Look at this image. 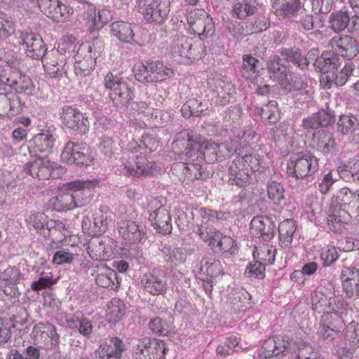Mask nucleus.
<instances>
[{"label": "nucleus", "mask_w": 359, "mask_h": 359, "mask_svg": "<svg viewBox=\"0 0 359 359\" xmlns=\"http://www.w3.org/2000/svg\"><path fill=\"white\" fill-rule=\"evenodd\" d=\"M224 145H219L214 142H206L204 146L194 141L189 130H183L177 134L172 142V148L180 156L189 158H204L207 163H212L217 160L218 152Z\"/></svg>", "instance_id": "1"}, {"label": "nucleus", "mask_w": 359, "mask_h": 359, "mask_svg": "<svg viewBox=\"0 0 359 359\" xmlns=\"http://www.w3.org/2000/svg\"><path fill=\"white\" fill-rule=\"evenodd\" d=\"M62 158L69 164L88 166L92 162L90 147L83 142L69 141L61 154Z\"/></svg>", "instance_id": "3"}, {"label": "nucleus", "mask_w": 359, "mask_h": 359, "mask_svg": "<svg viewBox=\"0 0 359 359\" xmlns=\"http://www.w3.org/2000/svg\"><path fill=\"white\" fill-rule=\"evenodd\" d=\"M195 48L192 43V39L187 36H181L174 39L171 46L172 55L182 56L189 59H194L196 54L194 53Z\"/></svg>", "instance_id": "25"}, {"label": "nucleus", "mask_w": 359, "mask_h": 359, "mask_svg": "<svg viewBox=\"0 0 359 359\" xmlns=\"http://www.w3.org/2000/svg\"><path fill=\"white\" fill-rule=\"evenodd\" d=\"M111 32L119 41L124 43H131L133 40L134 32L131 25L123 21H116L111 25Z\"/></svg>", "instance_id": "35"}, {"label": "nucleus", "mask_w": 359, "mask_h": 359, "mask_svg": "<svg viewBox=\"0 0 359 359\" xmlns=\"http://www.w3.org/2000/svg\"><path fill=\"white\" fill-rule=\"evenodd\" d=\"M133 359H157V339L143 338L133 348Z\"/></svg>", "instance_id": "22"}, {"label": "nucleus", "mask_w": 359, "mask_h": 359, "mask_svg": "<svg viewBox=\"0 0 359 359\" xmlns=\"http://www.w3.org/2000/svg\"><path fill=\"white\" fill-rule=\"evenodd\" d=\"M108 221L107 216L101 211L98 210L95 212L93 217L94 230L91 233H95V236L104 233L107 229Z\"/></svg>", "instance_id": "60"}, {"label": "nucleus", "mask_w": 359, "mask_h": 359, "mask_svg": "<svg viewBox=\"0 0 359 359\" xmlns=\"http://www.w3.org/2000/svg\"><path fill=\"white\" fill-rule=\"evenodd\" d=\"M244 275L250 278L263 279L265 277V264L259 261L249 263Z\"/></svg>", "instance_id": "56"}, {"label": "nucleus", "mask_w": 359, "mask_h": 359, "mask_svg": "<svg viewBox=\"0 0 359 359\" xmlns=\"http://www.w3.org/2000/svg\"><path fill=\"white\" fill-rule=\"evenodd\" d=\"M276 102L275 101H270L264 106L258 109L259 113L262 120L268 123H275L278 120V114L276 110Z\"/></svg>", "instance_id": "55"}, {"label": "nucleus", "mask_w": 359, "mask_h": 359, "mask_svg": "<svg viewBox=\"0 0 359 359\" xmlns=\"http://www.w3.org/2000/svg\"><path fill=\"white\" fill-rule=\"evenodd\" d=\"M86 18L88 22L89 29L93 31L103 26L104 21L100 11L97 13L93 5H88Z\"/></svg>", "instance_id": "57"}, {"label": "nucleus", "mask_w": 359, "mask_h": 359, "mask_svg": "<svg viewBox=\"0 0 359 359\" xmlns=\"http://www.w3.org/2000/svg\"><path fill=\"white\" fill-rule=\"evenodd\" d=\"M109 97L117 107L128 106L133 99V93L126 83L121 85L115 93H109Z\"/></svg>", "instance_id": "39"}, {"label": "nucleus", "mask_w": 359, "mask_h": 359, "mask_svg": "<svg viewBox=\"0 0 359 359\" xmlns=\"http://www.w3.org/2000/svg\"><path fill=\"white\" fill-rule=\"evenodd\" d=\"M276 225L273 219L268 216L254 217L250 222V233L265 242L270 241L275 234Z\"/></svg>", "instance_id": "13"}, {"label": "nucleus", "mask_w": 359, "mask_h": 359, "mask_svg": "<svg viewBox=\"0 0 359 359\" xmlns=\"http://www.w3.org/2000/svg\"><path fill=\"white\" fill-rule=\"evenodd\" d=\"M268 198L274 204L279 205L285 199V189L278 182L269 181L266 185Z\"/></svg>", "instance_id": "44"}, {"label": "nucleus", "mask_w": 359, "mask_h": 359, "mask_svg": "<svg viewBox=\"0 0 359 359\" xmlns=\"http://www.w3.org/2000/svg\"><path fill=\"white\" fill-rule=\"evenodd\" d=\"M53 208L57 212L67 211L76 208V203L73 199L67 187L64 185L61 192L50 200Z\"/></svg>", "instance_id": "31"}, {"label": "nucleus", "mask_w": 359, "mask_h": 359, "mask_svg": "<svg viewBox=\"0 0 359 359\" xmlns=\"http://www.w3.org/2000/svg\"><path fill=\"white\" fill-rule=\"evenodd\" d=\"M13 32V22L5 13L0 12V38L6 39Z\"/></svg>", "instance_id": "63"}, {"label": "nucleus", "mask_w": 359, "mask_h": 359, "mask_svg": "<svg viewBox=\"0 0 359 359\" xmlns=\"http://www.w3.org/2000/svg\"><path fill=\"white\" fill-rule=\"evenodd\" d=\"M297 345V344L292 343L288 337L276 336L264 341L262 347L258 351V355L261 359H269L280 354L284 355L291 351L292 346Z\"/></svg>", "instance_id": "4"}, {"label": "nucleus", "mask_w": 359, "mask_h": 359, "mask_svg": "<svg viewBox=\"0 0 359 359\" xmlns=\"http://www.w3.org/2000/svg\"><path fill=\"white\" fill-rule=\"evenodd\" d=\"M201 271H204L210 278L217 277L223 273L222 265L218 260L205 257L201 262Z\"/></svg>", "instance_id": "50"}, {"label": "nucleus", "mask_w": 359, "mask_h": 359, "mask_svg": "<svg viewBox=\"0 0 359 359\" xmlns=\"http://www.w3.org/2000/svg\"><path fill=\"white\" fill-rule=\"evenodd\" d=\"M313 142L316 149L324 154L332 152L336 146L333 135L327 130L320 131L317 135H314Z\"/></svg>", "instance_id": "38"}, {"label": "nucleus", "mask_w": 359, "mask_h": 359, "mask_svg": "<svg viewBox=\"0 0 359 359\" xmlns=\"http://www.w3.org/2000/svg\"><path fill=\"white\" fill-rule=\"evenodd\" d=\"M157 62H137L133 67L135 79L140 82H154L157 79Z\"/></svg>", "instance_id": "27"}, {"label": "nucleus", "mask_w": 359, "mask_h": 359, "mask_svg": "<svg viewBox=\"0 0 359 359\" xmlns=\"http://www.w3.org/2000/svg\"><path fill=\"white\" fill-rule=\"evenodd\" d=\"M130 158L132 161H127L121 165L125 175L140 177L153 173L156 163L154 161L149 160L150 157H146L141 152L140 155L135 156V159H134V156Z\"/></svg>", "instance_id": "10"}, {"label": "nucleus", "mask_w": 359, "mask_h": 359, "mask_svg": "<svg viewBox=\"0 0 359 359\" xmlns=\"http://www.w3.org/2000/svg\"><path fill=\"white\" fill-rule=\"evenodd\" d=\"M230 177L229 182L239 187H245L252 182V171L242 165V161L234 159L229 169Z\"/></svg>", "instance_id": "17"}, {"label": "nucleus", "mask_w": 359, "mask_h": 359, "mask_svg": "<svg viewBox=\"0 0 359 359\" xmlns=\"http://www.w3.org/2000/svg\"><path fill=\"white\" fill-rule=\"evenodd\" d=\"M341 280L346 296L355 298L359 296V269L354 266H344L341 269Z\"/></svg>", "instance_id": "16"}, {"label": "nucleus", "mask_w": 359, "mask_h": 359, "mask_svg": "<svg viewBox=\"0 0 359 359\" xmlns=\"http://www.w3.org/2000/svg\"><path fill=\"white\" fill-rule=\"evenodd\" d=\"M24 278L23 274L18 268L8 267L0 272V283L5 286H15L20 280Z\"/></svg>", "instance_id": "43"}, {"label": "nucleus", "mask_w": 359, "mask_h": 359, "mask_svg": "<svg viewBox=\"0 0 359 359\" xmlns=\"http://www.w3.org/2000/svg\"><path fill=\"white\" fill-rule=\"evenodd\" d=\"M280 61L286 65L287 63H292L300 69H306L309 65L307 58L304 57L301 50L297 48H283L278 50Z\"/></svg>", "instance_id": "26"}, {"label": "nucleus", "mask_w": 359, "mask_h": 359, "mask_svg": "<svg viewBox=\"0 0 359 359\" xmlns=\"http://www.w3.org/2000/svg\"><path fill=\"white\" fill-rule=\"evenodd\" d=\"M92 47L88 44H83L75 55L74 72L81 77L88 76L93 69L95 60L91 55Z\"/></svg>", "instance_id": "15"}, {"label": "nucleus", "mask_w": 359, "mask_h": 359, "mask_svg": "<svg viewBox=\"0 0 359 359\" xmlns=\"http://www.w3.org/2000/svg\"><path fill=\"white\" fill-rule=\"evenodd\" d=\"M119 233L129 243L140 242L144 235L139 226L133 221L122 222L119 227Z\"/></svg>", "instance_id": "33"}, {"label": "nucleus", "mask_w": 359, "mask_h": 359, "mask_svg": "<svg viewBox=\"0 0 359 359\" xmlns=\"http://www.w3.org/2000/svg\"><path fill=\"white\" fill-rule=\"evenodd\" d=\"M55 138L52 131L47 130L36 134L29 142L30 153L49 154L52 151Z\"/></svg>", "instance_id": "18"}, {"label": "nucleus", "mask_w": 359, "mask_h": 359, "mask_svg": "<svg viewBox=\"0 0 359 359\" xmlns=\"http://www.w3.org/2000/svg\"><path fill=\"white\" fill-rule=\"evenodd\" d=\"M140 11L147 22L155 21V14L157 13V1L143 0L140 4Z\"/></svg>", "instance_id": "54"}, {"label": "nucleus", "mask_w": 359, "mask_h": 359, "mask_svg": "<svg viewBox=\"0 0 359 359\" xmlns=\"http://www.w3.org/2000/svg\"><path fill=\"white\" fill-rule=\"evenodd\" d=\"M339 65L340 59L332 50L323 52L314 62L316 69L322 73H327L337 69Z\"/></svg>", "instance_id": "30"}, {"label": "nucleus", "mask_w": 359, "mask_h": 359, "mask_svg": "<svg viewBox=\"0 0 359 359\" xmlns=\"http://www.w3.org/2000/svg\"><path fill=\"white\" fill-rule=\"evenodd\" d=\"M0 83L9 86L18 93H25L34 88L30 77L18 69L0 70Z\"/></svg>", "instance_id": "7"}, {"label": "nucleus", "mask_w": 359, "mask_h": 359, "mask_svg": "<svg viewBox=\"0 0 359 359\" xmlns=\"http://www.w3.org/2000/svg\"><path fill=\"white\" fill-rule=\"evenodd\" d=\"M259 60L250 55H243L241 74L247 79H252L257 74V67Z\"/></svg>", "instance_id": "48"}, {"label": "nucleus", "mask_w": 359, "mask_h": 359, "mask_svg": "<svg viewBox=\"0 0 359 359\" xmlns=\"http://www.w3.org/2000/svg\"><path fill=\"white\" fill-rule=\"evenodd\" d=\"M268 73L270 79L286 88L290 84L285 63L278 55H272L268 62Z\"/></svg>", "instance_id": "19"}, {"label": "nucleus", "mask_w": 359, "mask_h": 359, "mask_svg": "<svg viewBox=\"0 0 359 359\" xmlns=\"http://www.w3.org/2000/svg\"><path fill=\"white\" fill-rule=\"evenodd\" d=\"M354 65L352 62L345 64L341 71L337 72L333 77L334 83L338 86H344L348 81V77L352 74Z\"/></svg>", "instance_id": "62"}, {"label": "nucleus", "mask_w": 359, "mask_h": 359, "mask_svg": "<svg viewBox=\"0 0 359 359\" xmlns=\"http://www.w3.org/2000/svg\"><path fill=\"white\" fill-rule=\"evenodd\" d=\"M49 236L57 241H62L68 236L69 232L66 225L60 220L50 219L48 230Z\"/></svg>", "instance_id": "46"}, {"label": "nucleus", "mask_w": 359, "mask_h": 359, "mask_svg": "<svg viewBox=\"0 0 359 359\" xmlns=\"http://www.w3.org/2000/svg\"><path fill=\"white\" fill-rule=\"evenodd\" d=\"M210 248L215 252L232 255L236 250V241L230 236H223L219 232V236L215 239V243Z\"/></svg>", "instance_id": "40"}, {"label": "nucleus", "mask_w": 359, "mask_h": 359, "mask_svg": "<svg viewBox=\"0 0 359 359\" xmlns=\"http://www.w3.org/2000/svg\"><path fill=\"white\" fill-rule=\"evenodd\" d=\"M358 126V119L354 116H341L337 123V130L343 135L353 134Z\"/></svg>", "instance_id": "49"}, {"label": "nucleus", "mask_w": 359, "mask_h": 359, "mask_svg": "<svg viewBox=\"0 0 359 359\" xmlns=\"http://www.w3.org/2000/svg\"><path fill=\"white\" fill-rule=\"evenodd\" d=\"M250 294L245 290H241L235 292L229 297L231 303L233 304V311L235 312L245 311L248 306L250 304Z\"/></svg>", "instance_id": "51"}, {"label": "nucleus", "mask_w": 359, "mask_h": 359, "mask_svg": "<svg viewBox=\"0 0 359 359\" xmlns=\"http://www.w3.org/2000/svg\"><path fill=\"white\" fill-rule=\"evenodd\" d=\"M297 224L293 219H285L278 226V242L280 247L290 248L297 236Z\"/></svg>", "instance_id": "24"}, {"label": "nucleus", "mask_w": 359, "mask_h": 359, "mask_svg": "<svg viewBox=\"0 0 359 359\" xmlns=\"http://www.w3.org/2000/svg\"><path fill=\"white\" fill-rule=\"evenodd\" d=\"M334 112L321 110L304 118L302 126L306 130H316L325 127L334 121Z\"/></svg>", "instance_id": "23"}, {"label": "nucleus", "mask_w": 359, "mask_h": 359, "mask_svg": "<svg viewBox=\"0 0 359 359\" xmlns=\"http://www.w3.org/2000/svg\"><path fill=\"white\" fill-rule=\"evenodd\" d=\"M95 281L100 287L104 288L116 290L119 287L116 271L108 267H102L100 269Z\"/></svg>", "instance_id": "32"}, {"label": "nucleus", "mask_w": 359, "mask_h": 359, "mask_svg": "<svg viewBox=\"0 0 359 359\" xmlns=\"http://www.w3.org/2000/svg\"><path fill=\"white\" fill-rule=\"evenodd\" d=\"M145 292L155 296L157 294V277L152 273H145L141 280Z\"/></svg>", "instance_id": "64"}, {"label": "nucleus", "mask_w": 359, "mask_h": 359, "mask_svg": "<svg viewBox=\"0 0 359 359\" xmlns=\"http://www.w3.org/2000/svg\"><path fill=\"white\" fill-rule=\"evenodd\" d=\"M196 233L210 248L213 245L215 239L219 236V231L203 226L198 227Z\"/></svg>", "instance_id": "59"}, {"label": "nucleus", "mask_w": 359, "mask_h": 359, "mask_svg": "<svg viewBox=\"0 0 359 359\" xmlns=\"http://www.w3.org/2000/svg\"><path fill=\"white\" fill-rule=\"evenodd\" d=\"M328 45L338 57L341 56L348 60H351L359 54L358 40L348 34L333 36Z\"/></svg>", "instance_id": "5"}, {"label": "nucleus", "mask_w": 359, "mask_h": 359, "mask_svg": "<svg viewBox=\"0 0 359 359\" xmlns=\"http://www.w3.org/2000/svg\"><path fill=\"white\" fill-rule=\"evenodd\" d=\"M41 12L55 22H63L72 13V8L59 0H37Z\"/></svg>", "instance_id": "11"}, {"label": "nucleus", "mask_w": 359, "mask_h": 359, "mask_svg": "<svg viewBox=\"0 0 359 359\" xmlns=\"http://www.w3.org/2000/svg\"><path fill=\"white\" fill-rule=\"evenodd\" d=\"M90 182L82 180H76L65 184L76 203V208L83 206L88 202L90 196Z\"/></svg>", "instance_id": "20"}, {"label": "nucleus", "mask_w": 359, "mask_h": 359, "mask_svg": "<svg viewBox=\"0 0 359 359\" xmlns=\"http://www.w3.org/2000/svg\"><path fill=\"white\" fill-rule=\"evenodd\" d=\"M258 3L256 0H243L235 3L231 9L234 18L244 19L253 15L257 10Z\"/></svg>", "instance_id": "36"}, {"label": "nucleus", "mask_w": 359, "mask_h": 359, "mask_svg": "<svg viewBox=\"0 0 359 359\" xmlns=\"http://www.w3.org/2000/svg\"><path fill=\"white\" fill-rule=\"evenodd\" d=\"M56 164L42 157L33 158L23 166V172L34 178L47 180L55 177L53 171Z\"/></svg>", "instance_id": "9"}, {"label": "nucleus", "mask_w": 359, "mask_h": 359, "mask_svg": "<svg viewBox=\"0 0 359 359\" xmlns=\"http://www.w3.org/2000/svg\"><path fill=\"white\" fill-rule=\"evenodd\" d=\"M318 158L309 153L294 154L287 163L288 175L296 179L311 176L318 171Z\"/></svg>", "instance_id": "2"}, {"label": "nucleus", "mask_w": 359, "mask_h": 359, "mask_svg": "<svg viewBox=\"0 0 359 359\" xmlns=\"http://www.w3.org/2000/svg\"><path fill=\"white\" fill-rule=\"evenodd\" d=\"M126 307L119 299H112L108 304L107 320L109 323H116L126 313Z\"/></svg>", "instance_id": "41"}, {"label": "nucleus", "mask_w": 359, "mask_h": 359, "mask_svg": "<svg viewBox=\"0 0 359 359\" xmlns=\"http://www.w3.org/2000/svg\"><path fill=\"white\" fill-rule=\"evenodd\" d=\"M256 253L260 259L263 261V263L271 264L275 261L276 248L273 245L265 244L259 248H255L253 252L254 257H255Z\"/></svg>", "instance_id": "53"}, {"label": "nucleus", "mask_w": 359, "mask_h": 359, "mask_svg": "<svg viewBox=\"0 0 359 359\" xmlns=\"http://www.w3.org/2000/svg\"><path fill=\"white\" fill-rule=\"evenodd\" d=\"M329 298L321 291L315 290L311 294V308L314 311L320 313L327 306Z\"/></svg>", "instance_id": "58"}, {"label": "nucleus", "mask_w": 359, "mask_h": 359, "mask_svg": "<svg viewBox=\"0 0 359 359\" xmlns=\"http://www.w3.org/2000/svg\"><path fill=\"white\" fill-rule=\"evenodd\" d=\"M351 17L347 11H337L332 12L329 18V27L334 33L344 32L349 25Z\"/></svg>", "instance_id": "34"}, {"label": "nucleus", "mask_w": 359, "mask_h": 359, "mask_svg": "<svg viewBox=\"0 0 359 359\" xmlns=\"http://www.w3.org/2000/svg\"><path fill=\"white\" fill-rule=\"evenodd\" d=\"M60 118L66 128L81 134H86L89 130L88 118L79 109L72 106H65L62 109Z\"/></svg>", "instance_id": "8"}, {"label": "nucleus", "mask_w": 359, "mask_h": 359, "mask_svg": "<svg viewBox=\"0 0 359 359\" xmlns=\"http://www.w3.org/2000/svg\"><path fill=\"white\" fill-rule=\"evenodd\" d=\"M272 8L279 19L287 20H292L305 11L300 0H274Z\"/></svg>", "instance_id": "12"}, {"label": "nucleus", "mask_w": 359, "mask_h": 359, "mask_svg": "<svg viewBox=\"0 0 359 359\" xmlns=\"http://www.w3.org/2000/svg\"><path fill=\"white\" fill-rule=\"evenodd\" d=\"M39 278L31 284V288L34 291H39L42 289L50 287L56 283L53 279L50 269L48 266H41L37 270Z\"/></svg>", "instance_id": "37"}, {"label": "nucleus", "mask_w": 359, "mask_h": 359, "mask_svg": "<svg viewBox=\"0 0 359 359\" xmlns=\"http://www.w3.org/2000/svg\"><path fill=\"white\" fill-rule=\"evenodd\" d=\"M18 39L27 56L36 60L41 59V61H43L47 48L39 34L34 32H22L19 34Z\"/></svg>", "instance_id": "6"}, {"label": "nucleus", "mask_w": 359, "mask_h": 359, "mask_svg": "<svg viewBox=\"0 0 359 359\" xmlns=\"http://www.w3.org/2000/svg\"><path fill=\"white\" fill-rule=\"evenodd\" d=\"M337 198L344 205H347L359 212V194L344 187L340 189Z\"/></svg>", "instance_id": "45"}, {"label": "nucleus", "mask_w": 359, "mask_h": 359, "mask_svg": "<svg viewBox=\"0 0 359 359\" xmlns=\"http://www.w3.org/2000/svg\"><path fill=\"white\" fill-rule=\"evenodd\" d=\"M337 172L344 180L348 181L353 178L359 181V156L353 158L348 164L339 166Z\"/></svg>", "instance_id": "42"}, {"label": "nucleus", "mask_w": 359, "mask_h": 359, "mask_svg": "<svg viewBox=\"0 0 359 359\" xmlns=\"http://www.w3.org/2000/svg\"><path fill=\"white\" fill-rule=\"evenodd\" d=\"M187 20L198 33L208 35L214 29L212 18L203 9H194L187 12Z\"/></svg>", "instance_id": "14"}, {"label": "nucleus", "mask_w": 359, "mask_h": 359, "mask_svg": "<svg viewBox=\"0 0 359 359\" xmlns=\"http://www.w3.org/2000/svg\"><path fill=\"white\" fill-rule=\"evenodd\" d=\"M125 349L123 341L115 337L110 338L108 344L106 343L101 345L97 353L101 358H104V356H107V358H121L122 353Z\"/></svg>", "instance_id": "29"}, {"label": "nucleus", "mask_w": 359, "mask_h": 359, "mask_svg": "<svg viewBox=\"0 0 359 359\" xmlns=\"http://www.w3.org/2000/svg\"><path fill=\"white\" fill-rule=\"evenodd\" d=\"M50 219L44 213L35 212L26 217L25 222L29 229L33 228L38 234L48 238L49 233L47 230Z\"/></svg>", "instance_id": "28"}, {"label": "nucleus", "mask_w": 359, "mask_h": 359, "mask_svg": "<svg viewBox=\"0 0 359 359\" xmlns=\"http://www.w3.org/2000/svg\"><path fill=\"white\" fill-rule=\"evenodd\" d=\"M321 323L341 330L344 327V321L341 314L325 312L322 316Z\"/></svg>", "instance_id": "61"}, {"label": "nucleus", "mask_w": 359, "mask_h": 359, "mask_svg": "<svg viewBox=\"0 0 359 359\" xmlns=\"http://www.w3.org/2000/svg\"><path fill=\"white\" fill-rule=\"evenodd\" d=\"M183 173L191 180L202 179L206 177L202 166L196 163H183Z\"/></svg>", "instance_id": "52"}, {"label": "nucleus", "mask_w": 359, "mask_h": 359, "mask_svg": "<svg viewBox=\"0 0 359 359\" xmlns=\"http://www.w3.org/2000/svg\"><path fill=\"white\" fill-rule=\"evenodd\" d=\"M297 347V359H325L319 351L306 342L300 341Z\"/></svg>", "instance_id": "47"}, {"label": "nucleus", "mask_w": 359, "mask_h": 359, "mask_svg": "<svg viewBox=\"0 0 359 359\" xmlns=\"http://www.w3.org/2000/svg\"><path fill=\"white\" fill-rule=\"evenodd\" d=\"M22 111L20 99L12 93H0V116L13 117Z\"/></svg>", "instance_id": "21"}]
</instances>
